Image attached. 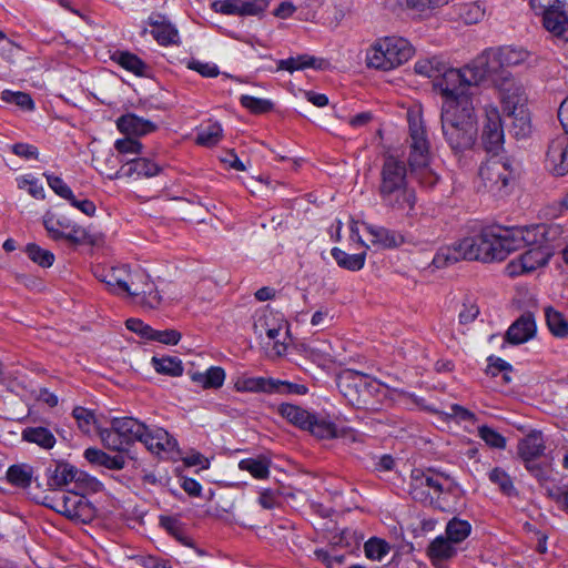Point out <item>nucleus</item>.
<instances>
[{
    "mask_svg": "<svg viewBox=\"0 0 568 568\" xmlns=\"http://www.w3.org/2000/svg\"><path fill=\"white\" fill-rule=\"evenodd\" d=\"M377 194L386 213L409 221L417 216V194L409 185L404 161L388 155L379 171Z\"/></svg>",
    "mask_w": 568,
    "mask_h": 568,
    "instance_id": "nucleus-1",
    "label": "nucleus"
},
{
    "mask_svg": "<svg viewBox=\"0 0 568 568\" xmlns=\"http://www.w3.org/2000/svg\"><path fill=\"white\" fill-rule=\"evenodd\" d=\"M109 294L143 311L159 310L164 301L151 277L143 270H132L128 264L109 270Z\"/></svg>",
    "mask_w": 568,
    "mask_h": 568,
    "instance_id": "nucleus-2",
    "label": "nucleus"
},
{
    "mask_svg": "<svg viewBox=\"0 0 568 568\" xmlns=\"http://www.w3.org/2000/svg\"><path fill=\"white\" fill-rule=\"evenodd\" d=\"M556 232L544 226L504 227L499 225L485 227L479 233V261H504L510 253L524 247V243H534L538 237Z\"/></svg>",
    "mask_w": 568,
    "mask_h": 568,
    "instance_id": "nucleus-3",
    "label": "nucleus"
},
{
    "mask_svg": "<svg viewBox=\"0 0 568 568\" xmlns=\"http://www.w3.org/2000/svg\"><path fill=\"white\" fill-rule=\"evenodd\" d=\"M444 140L455 153L470 150L477 140V115L474 103L440 109Z\"/></svg>",
    "mask_w": 568,
    "mask_h": 568,
    "instance_id": "nucleus-4",
    "label": "nucleus"
},
{
    "mask_svg": "<svg viewBox=\"0 0 568 568\" xmlns=\"http://www.w3.org/2000/svg\"><path fill=\"white\" fill-rule=\"evenodd\" d=\"M456 487L454 478L434 468L413 469L409 481L412 498L423 505L445 510L444 496Z\"/></svg>",
    "mask_w": 568,
    "mask_h": 568,
    "instance_id": "nucleus-5",
    "label": "nucleus"
},
{
    "mask_svg": "<svg viewBox=\"0 0 568 568\" xmlns=\"http://www.w3.org/2000/svg\"><path fill=\"white\" fill-rule=\"evenodd\" d=\"M408 130H409V154L408 165L412 172L419 171V182L423 185L433 186L438 178L428 169L430 160V143L427 135L426 126L422 119L420 111H409Z\"/></svg>",
    "mask_w": 568,
    "mask_h": 568,
    "instance_id": "nucleus-6",
    "label": "nucleus"
},
{
    "mask_svg": "<svg viewBox=\"0 0 568 568\" xmlns=\"http://www.w3.org/2000/svg\"><path fill=\"white\" fill-rule=\"evenodd\" d=\"M414 55L408 40L390 36L376 39L365 52L368 69L390 71L406 63Z\"/></svg>",
    "mask_w": 568,
    "mask_h": 568,
    "instance_id": "nucleus-7",
    "label": "nucleus"
},
{
    "mask_svg": "<svg viewBox=\"0 0 568 568\" xmlns=\"http://www.w3.org/2000/svg\"><path fill=\"white\" fill-rule=\"evenodd\" d=\"M534 226H544L547 229V231H550V229H556V232H554L551 235L550 233H547L536 239L537 241L534 243H524V246L528 245L530 248H528L517 258L510 261L506 266V271L511 277L531 273L540 267L546 266L554 255V242L556 237L561 234V227L557 224H535Z\"/></svg>",
    "mask_w": 568,
    "mask_h": 568,
    "instance_id": "nucleus-8",
    "label": "nucleus"
},
{
    "mask_svg": "<svg viewBox=\"0 0 568 568\" xmlns=\"http://www.w3.org/2000/svg\"><path fill=\"white\" fill-rule=\"evenodd\" d=\"M498 90L503 110L513 119L514 135L517 139L526 138L530 133L531 123L523 87L515 79L504 78L503 81H498Z\"/></svg>",
    "mask_w": 568,
    "mask_h": 568,
    "instance_id": "nucleus-9",
    "label": "nucleus"
},
{
    "mask_svg": "<svg viewBox=\"0 0 568 568\" xmlns=\"http://www.w3.org/2000/svg\"><path fill=\"white\" fill-rule=\"evenodd\" d=\"M473 77L463 68H453L448 64L445 65L439 78L434 82V90L442 97V108L462 105V103L471 104L473 97L469 89L476 83H473Z\"/></svg>",
    "mask_w": 568,
    "mask_h": 568,
    "instance_id": "nucleus-10",
    "label": "nucleus"
},
{
    "mask_svg": "<svg viewBox=\"0 0 568 568\" xmlns=\"http://www.w3.org/2000/svg\"><path fill=\"white\" fill-rule=\"evenodd\" d=\"M277 412L292 425L310 432L320 439H331L337 436V428L333 422L312 414L297 405L281 404Z\"/></svg>",
    "mask_w": 568,
    "mask_h": 568,
    "instance_id": "nucleus-11",
    "label": "nucleus"
},
{
    "mask_svg": "<svg viewBox=\"0 0 568 568\" xmlns=\"http://www.w3.org/2000/svg\"><path fill=\"white\" fill-rule=\"evenodd\" d=\"M479 189L493 196L503 197L508 194V187L514 180L510 163L503 159L491 158L479 168Z\"/></svg>",
    "mask_w": 568,
    "mask_h": 568,
    "instance_id": "nucleus-12",
    "label": "nucleus"
},
{
    "mask_svg": "<svg viewBox=\"0 0 568 568\" xmlns=\"http://www.w3.org/2000/svg\"><path fill=\"white\" fill-rule=\"evenodd\" d=\"M43 226L53 241H68L73 245L93 244L92 236L85 229L62 213L48 211L42 217Z\"/></svg>",
    "mask_w": 568,
    "mask_h": 568,
    "instance_id": "nucleus-13",
    "label": "nucleus"
},
{
    "mask_svg": "<svg viewBox=\"0 0 568 568\" xmlns=\"http://www.w3.org/2000/svg\"><path fill=\"white\" fill-rule=\"evenodd\" d=\"M479 234L458 240L438 248L433 263L436 267H446L463 260L479 261Z\"/></svg>",
    "mask_w": 568,
    "mask_h": 568,
    "instance_id": "nucleus-14",
    "label": "nucleus"
},
{
    "mask_svg": "<svg viewBox=\"0 0 568 568\" xmlns=\"http://www.w3.org/2000/svg\"><path fill=\"white\" fill-rule=\"evenodd\" d=\"M495 53V48L485 49L480 54L466 64V70L471 74V81L473 83H476V85L487 79H490L496 88H498L499 80L503 81L504 78L514 79L510 72L500 70L498 59Z\"/></svg>",
    "mask_w": 568,
    "mask_h": 568,
    "instance_id": "nucleus-15",
    "label": "nucleus"
},
{
    "mask_svg": "<svg viewBox=\"0 0 568 568\" xmlns=\"http://www.w3.org/2000/svg\"><path fill=\"white\" fill-rule=\"evenodd\" d=\"M49 473L48 485L52 488H62L74 483L75 486L83 491H97L102 486L94 477L79 470L69 463H59L55 465L54 469H50Z\"/></svg>",
    "mask_w": 568,
    "mask_h": 568,
    "instance_id": "nucleus-16",
    "label": "nucleus"
},
{
    "mask_svg": "<svg viewBox=\"0 0 568 568\" xmlns=\"http://www.w3.org/2000/svg\"><path fill=\"white\" fill-rule=\"evenodd\" d=\"M109 442L133 448L141 442L146 425L130 416L109 418Z\"/></svg>",
    "mask_w": 568,
    "mask_h": 568,
    "instance_id": "nucleus-17",
    "label": "nucleus"
},
{
    "mask_svg": "<svg viewBox=\"0 0 568 568\" xmlns=\"http://www.w3.org/2000/svg\"><path fill=\"white\" fill-rule=\"evenodd\" d=\"M253 329L258 338H263L265 335L270 341H274V347L277 348V353L281 354V349L277 347L278 336L284 329V333L287 334V322L281 313L274 312L268 307L255 312L253 316Z\"/></svg>",
    "mask_w": 568,
    "mask_h": 568,
    "instance_id": "nucleus-18",
    "label": "nucleus"
},
{
    "mask_svg": "<svg viewBox=\"0 0 568 568\" xmlns=\"http://www.w3.org/2000/svg\"><path fill=\"white\" fill-rule=\"evenodd\" d=\"M481 143L487 152H497L504 144V128L497 106L488 104L484 108Z\"/></svg>",
    "mask_w": 568,
    "mask_h": 568,
    "instance_id": "nucleus-19",
    "label": "nucleus"
},
{
    "mask_svg": "<svg viewBox=\"0 0 568 568\" xmlns=\"http://www.w3.org/2000/svg\"><path fill=\"white\" fill-rule=\"evenodd\" d=\"M52 508L70 519L85 520L91 515V506L82 493H62L54 499Z\"/></svg>",
    "mask_w": 568,
    "mask_h": 568,
    "instance_id": "nucleus-20",
    "label": "nucleus"
},
{
    "mask_svg": "<svg viewBox=\"0 0 568 568\" xmlns=\"http://www.w3.org/2000/svg\"><path fill=\"white\" fill-rule=\"evenodd\" d=\"M545 166L555 176H564L568 173V138L558 136L548 145Z\"/></svg>",
    "mask_w": 568,
    "mask_h": 568,
    "instance_id": "nucleus-21",
    "label": "nucleus"
},
{
    "mask_svg": "<svg viewBox=\"0 0 568 568\" xmlns=\"http://www.w3.org/2000/svg\"><path fill=\"white\" fill-rule=\"evenodd\" d=\"M546 450V440L540 430H530L527 435L518 440L517 454L524 462L527 469L529 464L544 456Z\"/></svg>",
    "mask_w": 568,
    "mask_h": 568,
    "instance_id": "nucleus-22",
    "label": "nucleus"
},
{
    "mask_svg": "<svg viewBox=\"0 0 568 568\" xmlns=\"http://www.w3.org/2000/svg\"><path fill=\"white\" fill-rule=\"evenodd\" d=\"M150 34L162 47L179 45L181 42L179 30L164 17L158 14L149 18Z\"/></svg>",
    "mask_w": 568,
    "mask_h": 568,
    "instance_id": "nucleus-23",
    "label": "nucleus"
},
{
    "mask_svg": "<svg viewBox=\"0 0 568 568\" xmlns=\"http://www.w3.org/2000/svg\"><path fill=\"white\" fill-rule=\"evenodd\" d=\"M536 334V322L531 313H525L518 317L507 329L505 341L519 345L526 343Z\"/></svg>",
    "mask_w": 568,
    "mask_h": 568,
    "instance_id": "nucleus-24",
    "label": "nucleus"
},
{
    "mask_svg": "<svg viewBox=\"0 0 568 568\" xmlns=\"http://www.w3.org/2000/svg\"><path fill=\"white\" fill-rule=\"evenodd\" d=\"M116 128L128 136H143L156 131L158 124L134 113H126L116 120Z\"/></svg>",
    "mask_w": 568,
    "mask_h": 568,
    "instance_id": "nucleus-25",
    "label": "nucleus"
},
{
    "mask_svg": "<svg viewBox=\"0 0 568 568\" xmlns=\"http://www.w3.org/2000/svg\"><path fill=\"white\" fill-rule=\"evenodd\" d=\"M365 230L371 236L372 244L381 248L392 250L405 243V237L402 233L385 226L365 224Z\"/></svg>",
    "mask_w": 568,
    "mask_h": 568,
    "instance_id": "nucleus-26",
    "label": "nucleus"
},
{
    "mask_svg": "<svg viewBox=\"0 0 568 568\" xmlns=\"http://www.w3.org/2000/svg\"><path fill=\"white\" fill-rule=\"evenodd\" d=\"M141 443L144 444L146 449L155 455L169 453L173 450L176 443L164 428H145Z\"/></svg>",
    "mask_w": 568,
    "mask_h": 568,
    "instance_id": "nucleus-27",
    "label": "nucleus"
},
{
    "mask_svg": "<svg viewBox=\"0 0 568 568\" xmlns=\"http://www.w3.org/2000/svg\"><path fill=\"white\" fill-rule=\"evenodd\" d=\"M328 65L329 63L326 59L306 53L277 61V70L287 71L290 73L305 69L325 70Z\"/></svg>",
    "mask_w": 568,
    "mask_h": 568,
    "instance_id": "nucleus-28",
    "label": "nucleus"
},
{
    "mask_svg": "<svg viewBox=\"0 0 568 568\" xmlns=\"http://www.w3.org/2000/svg\"><path fill=\"white\" fill-rule=\"evenodd\" d=\"M541 24L552 37L568 42V13L566 7L541 16Z\"/></svg>",
    "mask_w": 568,
    "mask_h": 568,
    "instance_id": "nucleus-29",
    "label": "nucleus"
},
{
    "mask_svg": "<svg viewBox=\"0 0 568 568\" xmlns=\"http://www.w3.org/2000/svg\"><path fill=\"white\" fill-rule=\"evenodd\" d=\"M110 59L136 77H144L149 71V65L140 57L126 50H115Z\"/></svg>",
    "mask_w": 568,
    "mask_h": 568,
    "instance_id": "nucleus-30",
    "label": "nucleus"
},
{
    "mask_svg": "<svg viewBox=\"0 0 568 568\" xmlns=\"http://www.w3.org/2000/svg\"><path fill=\"white\" fill-rule=\"evenodd\" d=\"M126 165L122 166L124 176L136 174L138 176L152 178L160 173L161 168L146 158H128Z\"/></svg>",
    "mask_w": 568,
    "mask_h": 568,
    "instance_id": "nucleus-31",
    "label": "nucleus"
},
{
    "mask_svg": "<svg viewBox=\"0 0 568 568\" xmlns=\"http://www.w3.org/2000/svg\"><path fill=\"white\" fill-rule=\"evenodd\" d=\"M274 378L262 376H239L234 382V388L241 393H268L272 394Z\"/></svg>",
    "mask_w": 568,
    "mask_h": 568,
    "instance_id": "nucleus-32",
    "label": "nucleus"
},
{
    "mask_svg": "<svg viewBox=\"0 0 568 568\" xmlns=\"http://www.w3.org/2000/svg\"><path fill=\"white\" fill-rule=\"evenodd\" d=\"M22 440L36 444L42 449H51L54 447L57 439L52 432L43 426H28L21 432Z\"/></svg>",
    "mask_w": 568,
    "mask_h": 568,
    "instance_id": "nucleus-33",
    "label": "nucleus"
},
{
    "mask_svg": "<svg viewBox=\"0 0 568 568\" xmlns=\"http://www.w3.org/2000/svg\"><path fill=\"white\" fill-rule=\"evenodd\" d=\"M223 138L222 125L216 121H206L196 129V144L205 148L215 146Z\"/></svg>",
    "mask_w": 568,
    "mask_h": 568,
    "instance_id": "nucleus-34",
    "label": "nucleus"
},
{
    "mask_svg": "<svg viewBox=\"0 0 568 568\" xmlns=\"http://www.w3.org/2000/svg\"><path fill=\"white\" fill-rule=\"evenodd\" d=\"M495 51L501 71H506L505 69L509 67L519 65L529 58L528 51L523 48L507 45L495 48Z\"/></svg>",
    "mask_w": 568,
    "mask_h": 568,
    "instance_id": "nucleus-35",
    "label": "nucleus"
},
{
    "mask_svg": "<svg viewBox=\"0 0 568 568\" xmlns=\"http://www.w3.org/2000/svg\"><path fill=\"white\" fill-rule=\"evenodd\" d=\"M191 379L202 386L204 389H217L223 386L225 381V371L220 366H211L204 373L195 372Z\"/></svg>",
    "mask_w": 568,
    "mask_h": 568,
    "instance_id": "nucleus-36",
    "label": "nucleus"
},
{
    "mask_svg": "<svg viewBox=\"0 0 568 568\" xmlns=\"http://www.w3.org/2000/svg\"><path fill=\"white\" fill-rule=\"evenodd\" d=\"M331 255L339 267L351 272H358L365 266L366 252L348 254L339 247H333Z\"/></svg>",
    "mask_w": 568,
    "mask_h": 568,
    "instance_id": "nucleus-37",
    "label": "nucleus"
},
{
    "mask_svg": "<svg viewBox=\"0 0 568 568\" xmlns=\"http://www.w3.org/2000/svg\"><path fill=\"white\" fill-rule=\"evenodd\" d=\"M459 549L446 536H438L429 544L427 551L433 560H447L455 557Z\"/></svg>",
    "mask_w": 568,
    "mask_h": 568,
    "instance_id": "nucleus-38",
    "label": "nucleus"
},
{
    "mask_svg": "<svg viewBox=\"0 0 568 568\" xmlns=\"http://www.w3.org/2000/svg\"><path fill=\"white\" fill-rule=\"evenodd\" d=\"M135 460V452L131 447L109 442V469H123L129 463Z\"/></svg>",
    "mask_w": 568,
    "mask_h": 568,
    "instance_id": "nucleus-39",
    "label": "nucleus"
},
{
    "mask_svg": "<svg viewBox=\"0 0 568 568\" xmlns=\"http://www.w3.org/2000/svg\"><path fill=\"white\" fill-rule=\"evenodd\" d=\"M447 63L439 57H429L418 59L414 64V70L417 74L433 80H437Z\"/></svg>",
    "mask_w": 568,
    "mask_h": 568,
    "instance_id": "nucleus-40",
    "label": "nucleus"
},
{
    "mask_svg": "<svg viewBox=\"0 0 568 568\" xmlns=\"http://www.w3.org/2000/svg\"><path fill=\"white\" fill-rule=\"evenodd\" d=\"M545 317L550 333L558 338L568 337V321L562 313L551 306L545 308Z\"/></svg>",
    "mask_w": 568,
    "mask_h": 568,
    "instance_id": "nucleus-41",
    "label": "nucleus"
},
{
    "mask_svg": "<svg viewBox=\"0 0 568 568\" xmlns=\"http://www.w3.org/2000/svg\"><path fill=\"white\" fill-rule=\"evenodd\" d=\"M471 525L469 521L454 517L445 528V536L457 547L470 535Z\"/></svg>",
    "mask_w": 568,
    "mask_h": 568,
    "instance_id": "nucleus-42",
    "label": "nucleus"
},
{
    "mask_svg": "<svg viewBox=\"0 0 568 568\" xmlns=\"http://www.w3.org/2000/svg\"><path fill=\"white\" fill-rule=\"evenodd\" d=\"M152 364L159 374L173 377L181 376L184 371L182 361L175 356H166L162 358L153 357Z\"/></svg>",
    "mask_w": 568,
    "mask_h": 568,
    "instance_id": "nucleus-43",
    "label": "nucleus"
},
{
    "mask_svg": "<svg viewBox=\"0 0 568 568\" xmlns=\"http://www.w3.org/2000/svg\"><path fill=\"white\" fill-rule=\"evenodd\" d=\"M239 468L248 471L256 479H266L270 476V462L265 458L242 459Z\"/></svg>",
    "mask_w": 568,
    "mask_h": 568,
    "instance_id": "nucleus-44",
    "label": "nucleus"
},
{
    "mask_svg": "<svg viewBox=\"0 0 568 568\" xmlns=\"http://www.w3.org/2000/svg\"><path fill=\"white\" fill-rule=\"evenodd\" d=\"M488 478H489L490 483L498 486L499 490L504 495H507V496L517 495V490L515 488L513 479L505 469H503L500 467L493 468L488 473Z\"/></svg>",
    "mask_w": 568,
    "mask_h": 568,
    "instance_id": "nucleus-45",
    "label": "nucleus"
},
{
    "mask_svg": "<svg viewBox=\"0 0 568 568\" xmlns=\"http://www.w3.org/2000/svg\"><path fill=\"white\" fill-rule=\"evenodd\" d=\"M390 551V545L378 537H372L364 544L366 558L381 561Z\"/></svg>",
    "mask_w": 568,
    "mask_h": 568,
    "instance_id": "nucleus-46",
    "label": "nucleus"
},
{
    "mask_svg": "<svg viewBox=\"0 0 568 568\" xmlns=\"http://www.w3.org/2000/svg\"><path fill=\"white\" fill-rule=\"evenodd\" d=\"M0 99L9 104H14L23 111H33L36 105L29 93L22 91L3 90Z\"/></svg>",
    "mask_w": 568,
    "mask_h": 568,
    "instance_id": "nucleus-47",
    "label": "nucleus"
},
{
    "mask_svg": "<svg viewBox=\"0 0 568 568\" xmlns=\"http://www.w3.org/2000/svg\"><path fill=\"white\" fill-rule=\"evenodd\" d=\"M485 13V8L479 2L462 3L458 6V16L466 24L480 22Z\"/></svg>",
    "mask_w": 568,
    "mask_h": 568,
    "instance_id": "nucleus-48",
    "label": "nucleus"
},
{
    "mask_svg": "<svg viewBox=\"0 0 568 568\" xmlns=\"http://www.w3.org/2000/svg\"><path fill=\"white\" fill-rule=\"evenodd\" d=\"M17 186L20 190H26L32 197L37 200H44L45 192L40 180L32 174L20 175L16 179Z\"/></svg>",
    "mask_w": 568,
    "mask_h": 568,
    "instance_id": "nucleus-49",
    "label": "nucleus"
},
{
    "mask_svg": "<svg viewBox=\"0 0 568 568\" xmlns=\"http://www.w3.org/2000/svg\"><path fill=\"white\" fill-rule=\"evenodd\" d=\"M240 103L253 114H265L274 108V103L271 100L248 94L241 95Z\"/></svg>",
    "mask_w": 568,
    "mask_h": 568,
    "instance_id": "nucleus-50",
    "label": "nucleus"
},
{
    "mask_svg": "<svg viewBox=\"0 0 568 568\" xmlns=\"http://www.w3.org/2000/svg\"><path fill=\"white\" fill-rule=\"evenodd\" d=\"M26 253L32 262L41 267H50L55 260L51 251L42 248L34 243H30L26 246Z\"/></svg>",
    "mask_w": 568,
    "mask_h": 568,
    "instance_id": "nucleus-51",
    "label": "nucleus"
},
{
    "mask_svg": "<svg viewBox=\"0 0 568 568\" xmlns=\"http://www.w3.org/2000/svg\"><path fill=\"white\" fill-rule=\"evenodd\" d=\"M478 436L480 439L485 442L487 446L495 449H505L507 445V439L504 435L498 433L496 429L487 426L480 425L478 426Z\"/></svg>",
    "mask_w": 568,
    "mask_h": 568,
    "instance_id": "nucleus-52",
    "label": "nucleus"
},
{
    "mask_svg": "<svg viewBox=\"0 0 568 568\" xmlns=\"http://www.w3.org/2000/svg\"><path fill=\"white\" fill-rule=\"evenodd\" d=\"M7 479L14 486L26 488L31 483V470L23 465H12L7 470Z\"/></svg>",
    "mask_w": 568,
    "mask_h": 568,
    "instance_id": "nucleus-53",
    "label": "nucleus"
},
{
    "mask_svg": "<svg viewBox=\"0 0 568 568\" xmlns=\"http://www.w3.org/2000/svg\"><path fill=\"white\" fill-rule=\"evenodd\" d=\"M49 187L61 199L69 202V200H73V192L70 186L58 175L52 173H43Z\"/></svg>",
    "mask_w": 568,
    "mask_h": 568,
    "instance_id": "nucleus-54",
    "label": "nucleus"
},
{
    "mask_svg": "<svg viewBox=\"0 0 568 568\" xmlns=\"http://www.w3.org/2000/svg\"><path fill=\"white\" fill-rule=\"evenodd\" d=\"M114 146L119 155L124 156V159H121L120 161H125L128 155H138L142 150V144L131 136L118 140Z\"/></svg>",
    "mask_w": 568,
    "mask_h": 568,
    "instance_id": "nucleus-55",
    "label": "nucleus"
},
{
    "mask_svg": "<svg viewBox=\"0 0 568 568\" xmlns=\"http://www.w3.org/2000/svg\"><path fill=\"white\" fill-rule=\"evenodd\" d=\"M272 394H294V395H306L308 387L304 384H296L286 381L275 379L274 386L272 387Z\"/></svg>",
    "mask_w": 568,
    "mask_h": 568,
    "instance_id": "nucleus-56",
    "label": "nucleus"
},
{
    "mask_svg": "<svg viewBox=\"0 0 568 568\" xmlns=\"http://www.w3.org/2000/svg\"><path fill=\"white\" fill-rule=\"evenodd\" d=\"M529 7L536 16H544L555 9L566 7L565 0H529Z\"/></svg>",
    "mask_w": 568,
    "mask_h": 568,
    "instance_id": "nucleus-57",
    "label": "nucleus"
},
{
    "mask_svg": "<svg viewBox=\"0 0 568 568\" xmlns=\"http://www.w3.org/2000/svg\"><path fill=\"white\" fill-rule=\"evenodd\" d=\"M8 149L20 159H23L26 161L30 160H38L39 159V150L36 145L26 143V142H19L11 145H8Z\"/></svg>",
    "mask_w": 568,
    "mask_h": 568,
    "instance_id": "nucleus-58",
    "label": "nucleus"
},
{
    "mask_svg": "<svg viewBox=\"0 0 568 568\" xmlns=\"http://www.w3.org/2000/svg\"><path fill=\"white\" fill-rule=\"evenodd\" d=\"M125 326L129 331L138 334L146 341H152L154 328L149 324L144 323L140 318H129L125 321Z\"/></svg>",
    "mask_w": 568,
    "mask_h": 568,
    "instance_id": "nucleus-59",
    "label": "nucleus"
},
{
    "mask_svg": "<svg viewBox=\"0 0 568 568\" xmlns=\"http://www.w3.org/2000/svg\"><path fill=\"white\" fill-rule=\"evenodd\" d=\"M182 338V334L178 329L169 328L159 331L154 328L152 342H158L164 345H178Z\"/></svg>",
    "mask_w": 568,
    "mask_h": 568,
    "instance_id": "nucleus-60",
    "label": "nucleus"
},
{
    "mask_svg": "<svg viewBox=\"0 0 568 568\" xmlns=\"http://www.w3.org/2000/svg\"><path fill=\"white\" fill-rule=\"evenodd\" d=\"M548 496L556 503L558 508L568 515V486H554L548 488Z\"/></svg>",
    "mask_w": 568,
    "mask_h": 568,
    "instance_id": "nucleus-61",
    "label": "nucleus"
},
{
    "mask_svg": "<svg viewBox=\"0 0 568 568\" xmlns=\"http://www.w3.org/2000/svg\"><path fill=\"white\" fill-rule=\"evenodd\" d=\"M73 417L77 419L79 427L84 433L91 432V426L94 424V415L91 410L84 407H75L72 413Z\"/></svg>",
    "mask_w": 568,
    "mask_h": 568,
    "instance_id": "nucleus-62",
    "label": "nucleus"
},
{
    "mask_svg": "<svg viewBox=\"0 0 568 568\" xmlns=\"http://www.w3.org/2000/svg\"><path fill=\"white\" fill-rule=\"evenodd\" d=\"M187 67L206 78H214L219 74V69L215 64L201 62L199 60L190 61Z\"/></svg>",
    "mask_w": 568,
    "mask_h": 568,
    "instance_id": "nucleus-63",
    "label": "nucleus"
},
{
    "mask_svg": "<svg viewBox=\"0 0 568 568\" xmlns=\"http://www.w3.org/2000/svg\"><path fill=\"white\" fill-rule=\"evenodd\" d=\"M487 373L490 374L491 376H497L499 373H507L511 371V365L500 357L491 355L487 358Z\"/></svg>",
    "mask_w": 568,
    "mask_h": 568,
    "instance_id": "nucleus-64",
    "label": "nucleus"
}]
</instances>
